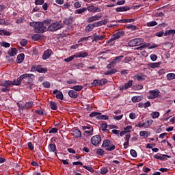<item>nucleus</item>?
<instances>
[{
	"mask_svg": "<svg viewBox=\"0 0 175 175\" xmlns=\"http://www.w3.org/2000/svg\"><path fill=\"white\" fill-rule=\"evenodd\" d=\"M27 146L28 148L31 150V151H33L35 147L33 146V144H32V142H28L27 143Z\"/></svg>",
	"mask_w": 175,
	"mask_h": 175,
	"instance_id": "bf43d9fd",
	"label": "nucleus"
},
{
	"mask_svg": "<svg viewBox=\"0 0 175 175\" xmlns=\"http://www.w3.org/2000/svg\"><path fill=\"white\" fill-rule=\"evenodd\" d=\"M92 85L94 87H98L100 86V80L99 79H95L93 81V83H92Z\"/></svg>",
	"mask_w": 175,
	"mask_h": 175,
	"instance_id": "58836bf2",
	"label": "nucleus"
},
{
	"mask_svg": "<svg viewBox=\"0 0 175 175\" xmlns=\"http://www.w3.org/2000/svg\"><path fill=\"white\" fill-rule=\"evenodd\" d=\"M35 5H43L44 3V0H35Z\"/></svg>",
	"mask_w": 175,
	"mask_h": 175,
	"instance_id": "680f3d73",
	"label": "nucleus"
},
{
	"mask_svg": "<svg viewBox=\"0 0 175 175\" xmlns=\"http://www.w3.org/2000/svg\"><path fill=\"white\" fill-rule=\"evenodd\" d=\"M114 40H113V37H112L111 39L107 41V46H114Z\"/></svg>",
	"mask_w": 175,
	"mask_h": 175,
	"instance_id": "4d7b16f0",
	"label": "nucleus"
},
{
	"mask_svg": "<svg viewBox=\"0 0 175 175\" xmlns=\"http://www.w3.org/2000/svg\"><path fill=\"white\" fill-rule=\"evenodd\" d=\"M150 116L153 119L158 118V117H159V112L158 111L152 112Z\"/></svg>",
	"mask_w": 175,
	"mask_h": 175,
	"instance_id": "09e8293b",
	"label": "nucleus"
},
{
	"mask_svg": "<svg viewBox=\"0 0 175 175\" xmlns=\"http://www.w3.org/2000/svg\"><path fill=\"white\" fill-rule=\"evenodd\" d=\"M25 76H26L25 79H27L25 84H31L32 83H33V80L35 79V75L33 74L25 73Z\"/></svg>",
	"mask_w": 175,
	"mask_h": 175,
	"instance_id": "9d476101",
	"label": "nucleus"
},
{
	"mask_svg": "<svg viewBox=\"0 0 175 175\" xmlns=\"http://www.w3.org/2000/svg\"><path fill=\"white\" fill-rule=\"evenodd\" d=\"M150 59L152 61H157V59H158V56L155 54H152L150 55Z\"/></svg>",
	"mask_w": 175,
	"mask_h": 175,
	"instance_id": "774afa93",
	"label": "nucleus"
},
{
	"mask_svg": "<svg viewBox=\"0 0 175 175\" xmlns=\"http://www.w3.org/2000/svg\"><path fill=\"white\" fill-rule=\"evenodd\" d=\"M90 142L93 146H98L102 142V137L99 135H94L91 138Z\"/></svg>",
	"mask_w": 175,
	"mask_h": 175,
	"instance_id": "0eeeda50",
	"label": "nucleus"
},
{
	"mask_svg": "<svg viewBox=\"0 0 175 175\" xmlns=\"http://www.w3.org/2000/svg\"><path fill=\"white\" fill-rule=\"evenodd\" d=\"M25 58V55L24 53H20L16 58L17 64H23L24 62V59Z\"/></svg>",
	"mask_w": 175,
	"mask_h": 175,
	"instance_id": "4be33fe9",
	"label": "nucleus"
},
{
	"mask_svg": "<svg viewBox=\"0 0 175 175\" xmlns=\"http://www.w3.org/2000/svg\"><path fill=\"white\" fill-rule=\"evenodd\" d=\"M36 114H39L40 116L46 115V112H44V109H38L36 111Z\"/></svg>",
	"mask_w": 175,
	"mask_h": 175,
	"instance_id": "864d4df0",
	"label": "nucleus"
},
{
	"mask_svg": "<svg viewBox=\"0 0 175 175\" xmlns=\"http://www.w3.org/2000/svg\"><path fill=\"white\" fill-rule=\"evenodd\" d=\"M1 46H3V47H5V49H8V48L10 47V43H8L6 42H3L1 44Z\"/></svg>",
	"mask_w": 175,
	"mask_h": 175,
	"instance_id": "69168bd1",
	"label": "nucleus"
},
{
	"mask_svg": "<svg viewBox=\"0 0 175 175\" xmlns=\"http://www.w3.org/2000/svg\"><path fill=\"white\" fill-rule=\"evenodd\" d=\"M125 35V31H118L117 33H114L113 35V39L111 40H117V39H120L122 36H124Z\"/></svg>",
	"mask_w": 175,
	"mask_h": 175,
	"instance_id": "f8f14e48",
	"label": "nucleus"
},
{
	"mask_svg": "<svg viewBox=\"0 0 175 175\" xmlns=\"http://www.w3.org/2000/svg\"><path fill=\"white\" fill-rule=\"evenodd\" d=\"M101 147L105 148L106 151H114L116 149L115 145L111 144V142L109 139H105L103 142Z\"/></svg>",
	"mask_w": 175,
	"mask_h": 175,
	"instance_id": "7ed1b4c3",
	"label": "nucleus"
},
{
	"mask_svg": "<svg viewBox=\"0 0 175 175\" xmlns=\"http://www.w3.org/2000/svg\"><path fill=\"white\" fill-rule=\"evenodd\" d=\"M31 69L38 73H47V68H43L42 65L32 66Z\"/></svg>",
	"mask_w": 175,
	"mask_h": 175,
	"instance_id": "20e7f679",
	"label": "nucleus"
},
{
	"mask_svg": "<svg viewBox=\"0 0 175 175\" xmlns=\"http://www.w3.org/2000/svg\"><path fill=\"white\" fill-rule=\"evenodd\" d=\"M48 148L51 152H55V151H57V146H55V144H49Z\"/></svg>",
	"mask_w": 175,
	"mask_h": 175,
	"instance_id": "b1692460",
	"label": "nucleus"
},
{
	"mask_svg": "<svg viewBox=\"0 0 175 175\" xmlns=\"http://www.w3.org/2000/svg\"><path fill=\"white\" fill-rule=\"evenodd\" d=\"M88 9L87 8L84 7L81 9H78L75 10V14H81V13H84V12H87Z\"/></svg>",
	"mask_w": 175,
	"mask_h": 175,
	"instance_id": "72a5a7b5",
	"label": "nucleus"
},
{
	"mask_svg": "<svg viewBox=\"0 0 175 175\" xmlns=\"http://www.w3.org/2000/svg\"><path fill=\"white\" fill-rule=\"evenodd\" d=\"M106 38L105 35H96V33H94L93 38H92V42H99V40H103Z\"/></svg>",
	"mask_w": 175,
	"mask_h": 175,
	"instance_id": "4468645a",
	"label": "nucleus"
},
{
	"mask_svg": "<svg viewBox=\"0 0 175 175\" xmlns=\"http://www.w3.org/2000/svg\"><path fill=\"white\" fill-rule=\"evenodd\" d=\"M131 129H132V126H127L124 128V131L126 133H128L131 132Z\"/></svg>",
	"mask_w": 175,
	"mask_h": 175,
	"instance_id": "0e129e2a",
	"label": "nucleus"
},
{
	"mask_svg": "<svg viewBox=\"0 0 175 175\" xmlns=\"http://www.w3.org/2000/svg\"><path fill=\"white\" fill-rule=\"evenodd\" d=\"M142 100H143V97H142V96H135L131 98L132 102H133L134 103L140 102Z\"/></svg>",
	"mask_w": 175,
	"mask_h": 175,
	"instance_id": "bb28decb",
	"label": "nucleus"
},
{
	"mask_svg": "<svg viewBox=\"0 0 175 175\" xmlns=\"http://www.w3.org/2000/svg\"><path fill=\"white\" fill-rule=\"evenodd\" d=\"M167 80H174L175 79V74L174 73H168L167 75Z\"/></svg>",
	"mask_w": 175,
	"mask_h": 175,
	"instance_id": "37998d69",
	"label": "nucleus"
},
{
	"mask_svg": "<svg viewBox=\"0 0 175 175\" xmlns=\"http://www.w3.org/2000/svg\"><path fill=\"white\" fill-rule=\"evenodd\" d=\"M94 29V26L92 24H89L88 26H86L85 31L86 32H91Z\"/></svg>",
	"mask_w": 175,
	"mask_h": 175,
	"instance_id": "de8ad7c7",
	"label": "nucleus"
},
{
	"mask_svg": "<svg viewBox=\"0 0 175 175\" xmlns=\"http://www.w3.org/2000/svg\"><path fill=\"white\" fill-rule=\"evenodd\" d=\"M71 90H74V91H76V92H79L83 90V85H75L70 88Z\"/></svg>",
	"mask_w": 175,
	"mask_h": 175,
	"instance_id": "2f4dec72",
	"label": "nucleus"
},
{
	"mask_svg": "<svg viewBox=\"0 0 175 175\" xmlns=\"http://www.w3.org/2000/svg\"><path fill=\"white\" fill-rule=\"evenodd\" d=\"M33 106V102L29 101L25 103V106L23 107V109H32Z\"/></svg>",
	"mask_w": 175,
	"mask_h": 175,
	"instance_id": "473e14b6",
	"label": "nucleus"
},
{
	"mask_svg": "<svg viewBox=\"0 0 175 175\" xmlns=\"http://www.w3.org/2000/svg\"><path fill=\"white\" fill-rule=\"evenodd\" d=\"M147 27H155V25H158V23L157 21H151V22H148L146 23Z\"/></svg>",
	"mask_w": 175,
	"mask_h": 175,
	"instance_id": "a19ab883",
	"label": "nucleus"
},
{
	"mask_svg": "<svg viewBox=\"0 0 175 175\" xmlns=\"http://www.w3.org/2000/svg\"><path fill=\"white\" fill-rule=\"evenodd\" d=\"M56 98L57 99H59L60 100H64V94H62V92H59L56 94Z\"/></svg>",
	"mask_w": 175,
	"mask_h": 175,
	"instance_id": "603ef678",
	"label": "nucleus"
},
{
	"mask_svg": "<svg viewBox=\"0 0 175 175\" xmlns=\"http://www.w3.org/2000/svg\"><path fill=\"white\" fill-rule=\"evenodd\" d=\"M75 58H76V55H72L70 56L69 57L64 59V61L66 62H70L71 61H73V59H75Z\"/></svg>",
	"mask_w": 175,
	"mask_h": 175,
	"instance_id": "79ce46f5",
	"label": "nucleus"
},
{
	"mask_svg": "<svg viewBox=\"0 0 175 175\" xmlns=\"http://www.w3.org/2000/svg\"><path fill=\"white\" fill-rule=\"evenodd\" d=\"M27 77V75H25V74H23L22 75H21L17 79H16V85H21V81H23V80H24V79H25Z\"/></svg>",
	"mask_w": 175,
	"mask_h": 175,
	"instance_id": "c756f323",
	"label": "nucleus"
},
{
	"mask_svg": "<svg viewBox=\"0 0 175 175\" xmlns=\"http://www.w3.org/2000/svg\"><path fill=\"white\" fill-rule=\"evenodd\" d=\"M61 28H64L62 22L55 21L48 27V31L50 32H55V31H58V29H61Z\"/></svg>",
	"mask_w": 175,
	"mask_h": 175,
	"instance_id": "f03ea898",
	"label": "nucleus"
},
{
	"mask_svg": "<svg viewBox=\"0 0 175 175\" xmlns=\"http://www.w3.org/2000/svg\"><path fill=\"white\" fill-rule=\"evenodd\" d=\"M154 159H159L160 161H166L167 158H172V156H169L167 154H161V153H157L154 155Z\"/></svg>",
	"mask_w": 175,
	"mask_h": 175,
	"instance_id": "6e6552de",
	"label": "nucleus"
},
{
	"mask_svg": "<svg viewBox=\"0 0 175 175\" xmlns=\"http://www.w3.org/2000/svg\"><path fill=\"white\" fill-rule=\"evenodd\" d=\"M42 38V35L40 34H33L31 37V39L34 41L40 40V39Z\"/></svg>",
	"mask_w": 175,
	"mask_h": 175,
	"instance_id": "4c0bfd02",
	"label": "nucleus"
},
{
	"mask_svg": "<svg viewBox=\"0 0 175 175\" xmlns=\"http://www.w3.org/2000/svg\"><path fill=\"white\" fill-rule=\"evenodd\" d=\"M0 87H5V88L13 87V82L10 80L4 81L0 84Z\"/></svg>",
	"mask_w": 175,
	"mask_h": 175,
	"instance_id": "ddd939ff",
	"label": "nucleus"
},
{
	"mask_svg": "<svg viewBox=\"0 0 175 175\" xmlns=\"http://www.w3.org/2000/svg\"><path fill=\"white\" fill-rule=\"evenodd\" d=\"M53 50L47 49L42 54V59H49L51 55H53Z\"/></svg>",
	"mask_w": 175,
	"mask_h": 175,
	"instance_id": "1a4fd4ad",
	"label": "nucleus"
},
{
	"mask_svg": "<svg viewBox=\"0 0 175 175\" xmlns=\"http://www.w3.org/2000/svg\"><path fill=\"white\" fill-rule=\"evenodd\" d=\"M107 172H109V170H107V168L105 167L100 168V174H106Z\"/></svg>",
	"mask_w": 175,
	"mask_h": 175,
	"instance_id": "5fc2aeb1",
	"label": "nucleus"
},
{
	"mask_svg": "<svg viewBox=\"0 0 175 175\" xmlns=\"http://www.w3.org/2000/svg\"><path fill=\"white\" fill-rule=\"evenodd\" d=\"M142 42H143L142 38H135V39L131 40L129 42V46H130V47H135L136 46H140Z\"/></svg>",
	"mask_w": 175,
	"mask_h": 175,
	"instance_id": "39448f33",
	"label": "nucleus"
},
{
	"mask_svg": "<svg viewBox=\"0 0 175 175\" xmlns=\"http://www.w3.org/2000/svg\"><path fill=\"white\" fill-rule=\"evenodd\" d=\"M72 23H73V16H69L63 21V24H64V25H70Z\"/></svg>",
	"mask_w": 175,
	"mask_h": 175,
	"instance_id": "5701e85b",
	"label": "nucleus"
},
{
	"mask_svg": "<svg viewBox=\"0 0 175 175\" xmlns=\"http://www.w3.org/2000/svg\"><path fill=\"white\" fill-rule=\"evenodd\" d=\"M122 59H124V55H120L115 57L111 62L113 64L114 66H116V65H117V64H120Z\"/></svg>",
	"mask_w": 175,
	"mask_h": 175,
	"instance_id": "dca6fc26",
	"label": "nucleus"
},
{
	"mask_svg": "<svg viewBox=\"0 0 175 175\" xmlns=\"http://www.w3.org/2000/svg\"><path fill=\"white\" fill-rule=\"evenodd\" d=\"M20 44L23 47H25V46L28 44V41L27 39H23L21 40Z\"/></svg>",
	"mask_w": 175,
	"mask_h": 175,
	"instance_id": "6e6d98bb",
	"label": "nucleus"
},
{
	"mask_svg": "<svg viewBox=\"0 0 175 175\" xmlns=\"http://www.w3.org/2000/svg\"><path fill=\"white\" fill-rule=\"evenodd\" d=\"M88 56V53L81 51L75 53V58H86Z\"/></svg>",
	"mask_w": 175,
	"mask_h": 175,
	"instance_id": "f3484780",
	"label": "nucleus"
},
{
	"mask_svg": "<svg viewBox=\"0 0 175 175\" xmlns=\"http://www.w3.org/2000/svg\"><path fill=\"white\" fill-rule=\"evenodd\" d=\"M132 61V57H126L125 59H124V62L125 64H129Z\"/></svg>",
	"mask_w": 175,
	"mask_h": 175,
	"instance_id": "338daca9",
	"label": "nucleus"
},
{
	"mask_svg": "<svg viewBox=\"0 0 175 175\" xmlns=\"http://www.w3.org/2000/svg\"><path fill=\"white\" fill-rule=\"evenodd\" d=\"M87 9L88 12H91L92 13H99L102 11L100 8L95 7L94 5H90Z\"/></svg>",
	"mask_w": 175,
	"mask_h": 175,
	"instance_id": "9b49d317",
	"label": "nucleus"
},
{
	"mask_svg": "<svg viewBox=\"0 0 175 175\" xmlns=\"http://www.w3.org/2000/svg\"><path fill=\"white\" fill-rule=\"evenodd\" d=\"M146 47H148V49H150V47H151V44L150 43L144 44L139 47L137 48V50H143L144 49H146Z\"/></svg>",
	"mask_w": 175,
	"mask_h": 175,
	"instance_id": "c9c22d12",
	"label": "nucleus"
},
{
	"mask_svg": "<svg viewBox=\"0 0 175 175\" xmlns=\"http://www.w3.org/2000/svg\"><path fill=\"white\" fill-rule=\"evenodd\" d=\"M68 96L72 99H77L79 98V93L75 90H70L68 91Z\"/></svg>",
	"mask_w": 175,
	"mask_h": 175,
	"instance_id": "a211bd4d",
	"label": "nucleus"
},
{
	"mask_svg": "<svg viewBox=\"0 0 175 175\" xmlns=\"http://www.w3.org/2000/svg\"><path fill=\"white\" fill-rule=\"evenodd\" d=\"M160 65H161V62L148 64V68H151L152 69H155V68H159Z\"/></svg>",
	"mask_w": 175,
	"mask_h": 175,
	"instance_id": "cd10ccee",
	"label": "nucleus"
},
{
	"mask_svg": "<svg viewBox=\"0 0 175 175\" xmlns=\"http://www.w3.org/2000/svg\"><path fill=\"white\" fill-rule=\"evenodd\" d=\"M49 106H50V108L51 109V110H57V109H58V106L54 101H51L49 103Z\"/></svg>",
	"mask_w": 175,
	"mask_h": 175,
	"instance_id": "7c9ffc66",
	"label": "nucleus"
},
{
	"mask_svg": "<svg viewBox=\"0 0 175 175\" xmlns=\"http://www.w3.org/2000/svg\"><path fill=\"white\" fill-rule=\"evenodd\" d=\"M150 95L148 96V99H155L159 96L161 92L159 90H154L149 91Z\"/></svg>",
	"mask_w": 175,
	"mask_h": 175,
	"instance_id": "423d86ee",
	"label": "nucleus"
},
{
	"mask_svg": "<svg viewBox=\"0 0 175 175\" xmlns=\"http://www.w3.org/2000/svg\"><path fill=\"white\" fill-rule=\"evenodd\" d=\"M100 18H102V16L96 14L88 18V23H94V21H98V20H100Z\"/></svg>",
	"mask_w": 175,
	"mask_h": 175,
	"instance_id": "2eb2a0df",
	"label": "nucleus"
},
{
	"mask_svg": "<svg viewBox=\"0 0 175 175\" xmlns=\"http://www.w3.org/2000/svg\"><path fill=\"white\" fill-rule=\"evenodd\" d=\"M96 154L97 155H100V157L105 155V150L102 148H99L96 150Z\"/></svg>",
	"mask_w": 175,
	"mask_h": 175,
	"instance_id": "a18cd8bd",
	"label": "nucleus"
},
{
	"mask_svg": "<svg viewBox=\"0 0 175 175\" xmlns=\"http://www.w3.org/2000/svg\"><path fill=\"white\" fill-rule=\"evenodd\" d=\"M133 83V80L129 81L128 83H124V85L120 88V91H122V90H128V88H131V87H132Z\"/></svg>",
	"mask_w": 175,
	"mask_h": 175,
	"instance_id": "6ab92c4d",
	"label": "nucleus"
},
{
	"mask_svg": "<svg viewBox=\"0 0 175 175\" xmlns=\"http://www.w3.org/2000/svg\"><path fill=\"white\" fill-rule=\"evenodd\" d=\"M127 29H131V31H136V29H137V27H136V25H128L126 26Z\"/></svg>",
	"mask_w": 175,
	"mask_h": 175,
	"instance_id": "8fccbe9b",
	"label": "nucleus"
},
{
	"mask_svg": "<svg viewBox=\"0 0 175 175\" xmlns=\"http://www.w3.org/2000/svg\"><path fill=\"white\" fill-rule=\"evenodd\" d=\"M17 53H18L17 49L11 48L8 50V54L10 57H15V55H17Z\"/></svg>",
	"mask_w": 175,
	"mask_h": 175,
	"instance_id": "aec40b11",
	"label": "nucleus"
},
{
	"mask_svg": "<svg viewBox=\"0 0 175 175\" xmlns=\"http://www.w3.org/2000/svg\"><path fill=\"white\" fill-rule=\"evenodd\" d=\"M99 114H100V113L93 111V112H92V113L89 115V117H91V118H92V117H96H96H98V116H99Z\"/></svg>",
	"mask_w": 175,
	"mask_h": 175,
	"instance_id": "13d9d810",
	"label": "nucleus"
},
{
	"mask_svg": "<svg viewBox=\"0 0 175 175\" xmlns=\"http://www.w3.org/2000/svg\"><path fill=\"white\" fill-rule=\"evenodd\" d=\"M109 116L107 115H102V113L96 116L97 120H107Z\"/></svg>",
	"mask_w": 175,
	"mask_h": 175,
	"instance_id": "e433bc0d",
	"label": "nucleus"
},
{
	"mask_svg": "<svg viewBox=\"0 0 175 175\" xmlns=\"http://www.w3.org/2000/svg\"><path fill=\"white\" fill-rule=\"evenodd\" d=\"M42 85L44 88H50V82L49 81L43 82Z\"/></svg>",
	"mask_w": 175,
	"mask_h": 175,
	"instance_id": "e2e57ef3",
	"label": "nucleus"
},
{
	"mask_svg": "<svg viewBox=\"0 0 175 175\" xmlns=\"http://www.w3.org/2000/svg\"><path fill=\"white\" fill-rule=\"evenodd\" d=\"M135 21L134 18L132 19H120L118 21V23H120L122 24H128V23H133Z\"/></svg>",
	"mask_w": 175,
	"mask_h": 175,
	"instance_id": "c85d7f7f",
	"label": "nucleus"
},
{
	"mask_svg": "<svg viewBox=\"0 0 175 175\" xmlns=\"http://www.w3.org/2000/svg\"><path fill=\"white\" fill-rule=\"evenodd\" d=\"M135 79H137L138 81H143V80H146V75H137Z\"/></svg>",
	"mask_w": 175,
	"mask_h": 175,
	"instance_id": "49530a36",
	"label": "nucleus"
},
{
	"mask_svg": "<svg viewBox=\"0 0 175 175\" xmlns=\"http://www.w3.org/2000/svg\"><path fill=\"white\" fill-rule=\"evenodd\" d=\"M83 168L86 169V170H88V172H90V173H94V172H95L94 168L91 166L83 165Z\"/></svg>",
	"mask_w": 175,
	"mask_h": 175,
	"instance_id": "ea45409f",
	"label": "nucleus"
},
{
	"mask_svg": "<svg viewBox=\"0 0 175 175\" xmlns=\"http://www.w3.org/2000/svg\"><path fill=\"white\" fill-rule=\"evenodd\" d=\"M72 136H74V137H75L76 139H79L80 137H81V131H80V130L79 129H74L72 131Z\"/></svg>",
	"mask_w": 175,
	"mask_h": 175,
	"instance_id": "412c9836",
	"label": "nucleus"
},
{
	"mask_svg": "<svg viewBox=\"0 0 175 175\" xmlns=\"http://www.w3.org/2000/svg\"><path fill=\"white\" fill-rule=\"evenodd\" d=\"M105 84H107V79H102L100 80V85H105Z\"/></svg>",
	"mask_w": 175,
	"mask_h": 175,
	"instance_id": "052dcab7",
	"label": "nucleus"
},
{
	"mask_svg": "<svg viewBox=\"0 0 175 175\" xmlns=\"http://www.w3.org/2000/svg\"><path fill=\"white\" fill-rule=\"evenodd\" d=\"M0 35L1 36H10L12 33L6 29H0Z\"/></svg>",
	"mask_w": 175,
	"mask_h": 175,
	"instance_id": "393cba45",
	"label": "nucleus"
},
{
	"mask_svg": "<svg viewBox=\"0 0 175 175\" xmlns=\"http://www.w3.org/2000/svg\"><path fill=\"white\" fill-rule=\"evenodd\" d=\"M130 154L133 158H137V152H136V150L131 149L130 150Z\"/></svg>",
	"mask_w": 175,
	"mask_h": 175,
	"instance_id": "3c124183",
	"label": "nucleus"
},
{
	"mask_svg": "<svg viewBox=\"0 0 175 175\" xmlns=\"http://www.w3.org/2000/svg\"><path fill=\"white\" fill-rule=\"evenodd\" d=\"M116 10L117 12H127V10H131V8L128 6L118 7L116 8Z\"/></svg>",
	"mask_w": 175,
	"mask_h": 175,
	"instance_id": "a878e982",
	"label": "nucleus"
},
{
	"mask_svg": "<svg viewBox=\"0 0 175 175\" xmlns=\"http://www.w3.org/2000/svg\"><path fill=\"white\" fill-rule=\"evenodd\" d=\"M51 19L48 18L43 21V22H30L29 25L34 29L36 33H44V32H46L49 24H51Z\"/></svg>",
	"mask_w": 175,
	"mask_h": 175,
	"instance_id": "f257e3e1",
	"label": "nucleus"
},
{
	"mask_svg": "<svg viewBox=\"0 0 175 175\" xmlns=\"http://www.w3.org/2000/svg\"><path fill=\"white\" fill-rule=\"evenodd\" d=\"M98 23L100 24V27H102V25H106V24L109 23V18H105L104 20L98 21Z\"/></svg>",
	"mask_w": 175,
	"mask_h": 175,
	"instance_id": "c03bdc74",
	"label": "nucleus"
},
{
	"mask_svg": "<svg viewBox=\"0 0 175 175\" xmlns=\"http://www.w3.org/2000/svg\"><path fill=\"white\" fill-rule=\"evenodd\" d=\"M107 126H109L107 125V123L101 124L100 128H101V130L103 131V132H109V130L107 129Z\"/></svg>",
	"mask_w": 175,
	"mask_h": 175,
	"instance_id": "f704fd0d",
	"label": "nucleus"
}]
</instances>
